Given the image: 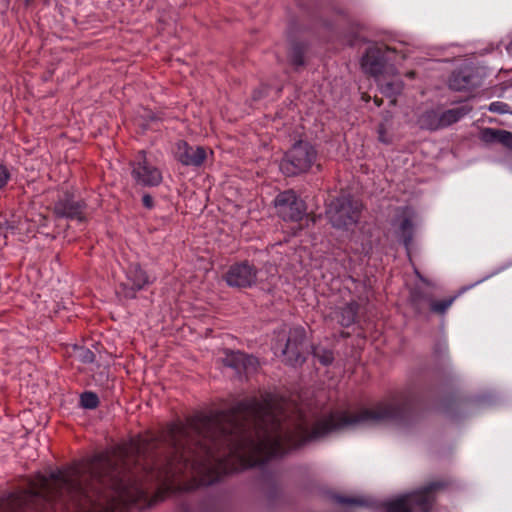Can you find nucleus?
I'll return each mask as SVG.
<instances>
[{"label":"nucleus","mask_w":512,"mask_h":512,"mask_svg":"<svg viewBox=\"0 0 512 512\" xmlns=\"http://www.w3.org/2000/svg\"><path fill=\"white\" fill-rule=\"evenodd\" d=\"M499 130L494 128H485L481 132V139L486 143L498 142Z\"/></svg>","instance_id":"obj_24"},{"label":"nucleus","mask_w":512,"mask_h":512,"mask_svg":"<svg viewBox=\"0 0 512 512\" xmlns=\"http://www.w3.org/2000/svg\"><path fill=\"white\" fill-rule=\"evenodd\" d=\"M406 498L403 493L384 501L381 504L383 512H412L408 507Z\"/></svg>","instance_id":"obj_17"},{"label":"nucleus","mask_w":512,"mask_h":512,"mask_svg":"<svg viewBox=\"0 0 512 512\" xmlns=\"http://www.w3.org/2000/svg\"><path fill=\"white\" fill-rule=\"evenodd\" d=\"M223 364L229 368L235 369L240 372L242 369L246 370L247 366L254 361L253 357L247 356L240 351H226L223 358Z\"/></svg>","instance_id":"obj_14"},{"label":"nucleus","mask_w":512,"mask_h":512,"mask_svg":"<svg viewBox=\"0 0 512 512\" xmlns=\"http://www.w3.org/2000/svg\"><path fill=\"white\" fill-rule=\"evenodd\" d=\"M175 158L184 166L200 167L207 159V150L202 146H191L181 140L176 144Z\"/></svg>","instance_id":"obj_9"},{"label":"nucleus","mask_w":512,"mask_h":512,"mask_svg":"<svg viewBox=\"0 0 512 512\" xmlns=\"http://www.w3.org/2000/svg\"><path fill=\"white\" fill-rule=\"evenodd\" d=\"M86 204L82 200H76L73 195L65 193L54 205V213L59 218L84 222Z\"/></svg>","instance_id":"obj_8"},{"label":"nucleus","mask_w":512,"mask_h":512,"mask_svg":"<svg viewBox=\"0 0 512 512\" xmlns=\"http://www.w3.org/2000/svg\"><path fill=\"white\" fill-rule=\"evenodd\" d=\"M305 339V329L302 326H296L290 329L286 343L282 345L278 341L275 349L281 351V354L284 357V361L287 364L291 366H297L305 361V357L303 355Z\"/></svg>","instance_id":"obj_6"},{"label":"nucleus","mask_w":512,"mask_h":512,"mask_svg":"<svg viewBox=\"0 0 512 512\" xmlns=\"http://www.w3.org/2000/svg\"><path fill=\"white\" fill-rule=\"evenodd\" d=\"M126 277L127 283L123 285V290L125 291V297L127 298H134L137 291L142 290L150 283L149 276L138 263H132L129 265Z\"/></svg>","instance_id":"obj_10"},{"label":"nucleus","mask_w":512,"mask_h":512,"mask_svg":"<svg viewBox=\"0 0 512 512\" xmlns=\"http://www.w3.org/2000/svg\"><path fill=\"white\" fill-rule=\"evenodd\" d=\"M421 128L436 131L441 129L440 115L434 110L426 111L419 118Z\"/></svg>","instance_id":"obj_18"},{"label":"nucleus","mask_w":512,"mask_h":512,"mask_svg":"<svg viewBox=\"0 0 512 512\" xmlns=\"http://www.w3.org/2000/svg\"><path fill=\"white\" fill-rule=\"evenodd\" d=\"M257 274L258 270L253 264L243 261L231 265L223 278L230 287L248 288L256 284Z\"/></svg>","instance_id":"obj_7"},{"label":"nucleus","mask_w":512,"mask_h":512,"mask_svg":"<svg viewBox=\"0 0 512 512\" xmlns=\"http://www.w3.org/2000/svg\"><path fill=\"white\" fill-rule=\"evenodd\" d=\"M471 110L472 108L469 106H460L443 111L439 114L441 120V129L458 122L468 113H470Z\"/></svg>","instance_id":"obj_15"},{"label":"nucleus","mask_w":512,"mask_h":512,"mask_svg":"<svg viewBox=\"0 0 512 512\" xmlns=\"http://www.w3.org/2000/svg\"><path fill=\"white\" fill-rule=\"evenodd\" d=\"M75 356L80 362L85 364H90L95 361L94 352L85 347L77 348L75 351Z\"/></svg>","instance_id":"obj_22"},{"label":"nucleus","mask_w":512,"mask_h":512,"mask_svg":"<svg viewBox=\"0 0 512 512\" xmlns=\"http://www.w3.org/2000/svg\"><path fill=\"white\" fill-rule=\"evenodd\" d=\"M317 151L307 142L299 141L285 153L280 162V170L286 176H296L307 172L315 163Z\"/></svg>","instance_id":"obj_1"},{"label":"nucleus","mask_w":512,"mask_h":512,"mask_svg":"<svg viewBox=\"0 0 512 512\" xmlns=\"http://www.w3.org/2000/svg\"><path fill=\"white\" fill-rule=\"evenodd\" d=\"M447 486L445 481H432L422 487L404 493L412 512H433L439 491Z\"/></svg>","instance_id":"obj_3"},{"label":"nucleus","mask_w":512,"mask_h":512,"mask_svg":"<svg viewBox=\"0 0 512 512\" xmlns=\"http://www.w3.org/2000/svg\"><path fill=\"white\" fill-rule=\"evenodd\" d=\"M489 111L499 114L511 113L509 105L501 101L492 102Z\"/></svg>","instance_id":"obj_27"},{"label":"nucleus","mask_w":512,"mask_h":512,"mask_svg":"<svg viewBox=\"0 0 512 512\" xmlns=\"http://www.w3.org/2000/svg\"><path fill=\"white\" fill-rule=\"evenodd\" d=\"M131 177L134 182L142 187L159 186L163 180L161 170L155 166L144 150L139 151L130 162Z\"/></svg>","instance_id":"obj_4"},{"label":"nucleus","mask_w":512,"mask_h":512,"mask_svg":"<svg viewBox=\"0 0 512 512\" xmlns=\"http://www.w3.org/2000/svg\"><path fill=\"white\" fill-rule=\"evenodd\" d=\"M142 203L148 209H151L154 206L153 198L149 194L143 195Z\"/></svg>","instance_id":"obj_30"},{"label":"nucleus","mask_w":512,"mask_h":512,"mask_svg":"<svg viewBox=\"0 0 512 512\" xmlns=\"http://www.w3.org/2000/svg\"><path fill=\"white\" fill-rule=\"evenodd\" d=\"M80 404L85 409H95L99 405V398L93 392H84L80 396Z\"/></svg>","instance_id":"obj_21"},{"label":"nucleus","mask_w":512,"mask_h":512,"mask_svg":"<svg viewBox=\"0 0 512 512\" xmlns=\"http://www.w3.org/2000/svg\"><path fill=\"white\" fill-rule=\"evenodd\" d=\"M369 250H370V247H365V246L362 247V252L365 254H368Z\"/></svg>","instance_id":"obj_33"},{"label":"nucleus","mask_w":512,"mask_h":512,"mask_svg":"<svg viewBox=\"0 0 512 512\" xmlns=\"http://www.w3.org/2000/svg\"><path fill=\"white\" fill-rule=\"evenodd\" d=\"M456 298L457 295L442 298L428 295L422 298V305L428 313L436 316H444Z\"/></svg>","instance_id":"obj_13"},{"label":"nucleus","mask_w":512,"mask_h":512,"mask_svg":"<svg viewBox=\"0 0 512 512\" xmlns=\"http://www.w3.org/2000/svg\"><path fill=\"white\" fill-rule=\"evenodd\" d=\"M378 82L381 92L389 97L399 94L403 88V83L399 79L384 83L378 78Z\"/></svg>","instance_id":"obj_19"},{"label":"nucleus","mask_w":512,"mask_h":512,"mask_svg":"<svg viewBox=\"0 0 512 512\" xmlns=\"http://www.w3.org/2000/svg\"><path fill=\"white\" fill-rule=\"evenodd\" d=\"M499 133L498 142L512 150V132L500 129Z\"/></svg>","instance_id":"obj_28"},{"label":"nucleus","mask_w":512,"mask_h":512,"mask_svg":"<svg viewBox=\"0 0 512 512\" xmlns=\"http://www.w3.org/2000/svg\"><path fill=\"white\" fill-rule=\"evenodd\" d=\"M379 140L383 143H389V140L385 136V127L381 124L378 128Z\"/></svg>","instance_id":"obj_31"},{"label":"nucleus","mask_w":512,"mask_h":512,"mask_svg":"<svg viewBox=\"0 0 512 512\" xmlns=\"http://www.w3.org/2000/svg\"><path fill=\"white\" fill-rule=\"evenodd\" d=\"M385 59L382 51L377 47H369L361 58L363 71L374 77H379L384 68Z\"/></svg>","instance_id":"obj_11"},{"label":"nucleus","mask_w":512,"mask_h":512,"mask_svg":"<svg viewBox=\"0 0 512 512\" xmlns=\"http://www.w3.org/2000/svg\"><path fill=\"white\" fill-rule=\"evenodd\" d=\"M274 205L278 216L286 222H299L306 215L305 201L293 190L280 192L274 200Z\"/></svg>","instance_id":"obj_5"},{"label":"nucleus","mask_w":512,"mask_h":512,"mask_svg":"<svg viewBox=\"0 0 512 512\" xmlns=\"http://www.w3.org/2000/svg\"><path fill=\"white\" fill-rule=\"evenodd\" d=\"M362 210V204L348 196H340L332 200L326 215L335 228L348 229L358 222Z\"/></svg>","instance_id":"obj_2"},{"label":"nucleus","mask_w":512,"mask_h":512,"mask_svg":"<svg viewBox=\"0 0 512 512\" xmlns=\"http://www.w3.org/2000/svg\"><path fill=\"white\" fill-rule=\"evenodd\" d=\"M449 87L455 91H464L472 87V75L465 70L455 71L449 79Z\"/></svg>","instance_id":"obj_16"},{"label":"nucleus","mask_w":512,"mask_h":512,"mask_svg":"<svg viewBox=\"0 0 512 512\" xmlns=\"http://www.w3.org/2000/svg\"><path fill=\"white\" fill-rule=\"evenodd\" d=\"M10 179V173L4 165H0V189H2Z\"/></svg>","instance_id":"obj_29"},{"label":"nucleus","mask_w":512,"mask_h":512,"mask_svg":"<svg viewBox=\"0 0 512 512\" xmlns=\"http://www.w3.org/2000/svg\"><path fill=\"white\" fill-rule=\"evenodd\" d=\"M415 273H416L417 277H419V279H421L423 281L422 276L420 275V273L416 269H415Z\"/></svg>","instance_id":"obj_34"},{"label":"nucleus","mask_w":512,"mask_h":512,"mask_svg":"<svg viewBox=\"0 0 512 512\" xmlns=\"http://www.w3.org/2000/svg\"><path fill=\"white\" fill-rule=\"evenodd\" d=\"M414 211L409 207L402 208L397 214L396 221L398 222L397 235L402 239L406 248L412 242L414 230Z\"/></svg>","instance_id":"obj_12"},{"label":"nucleus","mask_w":512,"mask_h":512,"mask_svg":"<svg viewBox=\"0 0 512 512\" xmlns=\"http://www.w3.org/2000/svg\"><path fill=\"white\" fill-rule=\"evenodd\" d=\"M506 49L509 53H512V41L507 45Z\"/></svg>","instance_id":"obj_32"},{"label":"nucleus","mask_w":512,"mask_h":512,"mask_svg":"<svg viewBox=\"0 0 512 512\" xmlns=\"http://www.w3.org/2000/svg\"><path fill=\"white\" fill-rule=\"evenodd\" d=\"M336 501L345 505L366 506L368 502L363 498L336 496Z\"/></svg>","instance_id":"obj_26"},{"label":"nucleus","mask_w":512,"mask_h":512,"mask_svg":"<svg viewBox=\"0 0 512 512\" xmlns=\"http://www.w3.org/2000/svg\"><path fill=\"white\" fill-rule=\"evenodd\" d=\"M312 354L315 359L325 366L330 365L334 360L333 352L320 346H312Z\"/></svg>","instance_id":"obj_20"},{"label":"nucleus","mask_w":512,"mask_h":512,"mask_svg":"<svg viewBox=\"0 0 512 512\" xmlns=\"http://www.w3.org/2000/svg\"><path fill=\"white\" fill-rule=\"evenodd\" d=\"M342 317L344 320H355L359 310V304L356 301H351L342 309Z\"/></svg>","instance_id":"obj_23"},{"label":"nucleus","mask_w":512,"mask_h":512,"mask_svg":"<svg viewBox=\"0 0 512 512\" xmlns=\"http://www.w3.org/2000/svg\"><path fill=\"white\" fill-rule=\"evenodd\" d=\"M290 58H291V63L294 66H296V67L302 66L304 64V52H303L302 47H300V46L293 47Z\"/></svg>","instance_id":"obj_25"},{"label":"nucleus","mask_w":512,"mask_h":512,"mask_svg":"<svg viewBox=\"0 0 512 512\" xmlns=\"http://www.w3.org/2000/svg\"><path fill=\"white\" fill-rule=\"evenodd\" d=\"M511 114H512V111H511Z\"/></svg>","instance_id":"obj_35"}]
</instances>
